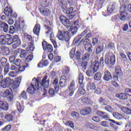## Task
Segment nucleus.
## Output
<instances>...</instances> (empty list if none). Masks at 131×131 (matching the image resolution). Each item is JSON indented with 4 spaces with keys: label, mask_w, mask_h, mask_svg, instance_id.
Listing matches in <instances>:
<instances>
[{
    "label": "nucleus",
    "mask_w": 131,
    "mask_h": 131,
    "mask_svg": "<svg viewBox=\"0 0 131 131\" xmlns=\"http://www.w3.org/2000/svg\"><path fill=\"white\" fill-rule=\"evenodd\" d=\"M75 92V81L72 80L68 87V90L66 91L68 97H72Z\"/></svg>",
    "instance_id": "nucleus-3"
},
{
    "label": "nucleus",
    "mask_w": 131,
    "mask_h": 131,
    "mask_svg": "<svg viewBox=\"0 0 131 131\" xmlns=\"http://www.w3.org/2000/svg\"><path fill=\"white\" fill-rule=\"evenodd\" d=\"M10 67L9 64H7L4 68V75H6V74H8V73L9 72Z\"/></svg>",
    "instance_id": "nucleus-53"
},
{
    "label": "nucleus",
    "mask_w": 131,
    "mask_h": 131,
    "mask_svg": "<svg viewBox=\"0 0 131 131\" xmlns=\"http://www.w3.org/2000/svg\"><path fill=\"white\" fill-rule=\"evenodd\" d=\"M57 37L58 38L59 40H61V41H63V40L69 41V40L70 39L69 32L59 30L57 35Z\"/></svg>",
    "instance_id": "nucleus-2"
},
{
    "label": "nucleus",
    "mask_w": 131,
    "mask_h": 131,
    "mask_svg": "<svg viewBox=\"0 0 131 131\" xmlns=\"http://www.w3.org/2000/svg\"><path fill=\"white\" fill-rule=\"evenodd\" d=\"M14 64L17 66L18 67L22 64V62L21 61V59H17L15 60Z\"/></svg>",
    "instance_id": "nucleus-59"
},
{
    "label": "nucleus",
    "mask_w": 131,
    "mask_h": 131,
    "mask_svg": "<svg viewBox=\"0 0 131 131\" xmlns=\"http://www.w3.org/2000/svg\"><path fill=\"white\" fill-rule=\"evenodd\" d=\"M78 29L77 28V27L72 26V27H71V28H70V31H71L72 34L73 35H74V34H76V33L77 32Z\"/></svg>",
    "instance_id": "nucleus-41"
},
{
    "label": "nucleus",
    "mask_w": 131,
    "mask_h": 131,
    "mask_svg": "<svg viewBox=\"0 0 131 131\" xmlns=\"http://www.w3.org/2000/svg\"><path fill=\"white\" fill-rule=\"evenodd\" d=\"M12 127V126L11 125H7L6 126L4 127L2 129V131H10L11 130V128Z\"/></svg>",
    "instance_id": "nucleus-50"
},
{
    "label": "nucleus",
    "mask_w": 131,
    "mask_h": 131,
    "mask_svg": "<svg viewBox=\"0 0 131 131\" xmlns=\"http://www.w3.org/2000/svg\"><path fill=\"white\" fill-rule=\"evenodd\" d=\"M16 106H17V110L19 112H21V111H23V108H22V106H21L20 102H17Z\"/></svg>",
    "instance_id": "nucleus-51"
},
{
    "label": "nucleus",
    "mask_w": 131,
    "mask_h": 131,
    "mask_svg": "<svg viewBox=\"0 0 131 131\" xmlns=\"http://www.w3.org/2000/svg\"><path fill=\"white\" fill-rule=\"evenodd\" d=\"M98 101L101 105H107V104H108V102L106 101V100L103 99L102 98H100Z\"/></svg>",
    "instance_id": "nucleus-46"
},
{
    "label": "nucleus",
    "mask_w": 131,
    "mask_h": 131,
    "mask_svg": "<svg viewBox=\"0 0 131 131\" xmlns=\"http://www.w3.org/2000/svg\"><path fill=\"white\" fill-rule=\"evenodd\" d=\"M95 72H94V70L92 71V70H88L86 74L89 77H92V76H93L94 74H95Z\"/></svg>",
    "instance_id": "nucleus-43"
},
{
    "label": "nucleus",
    "mask_w": 131,
    "mask_h": 131,
    "mask_svg": "<svg viewBox=\"0 0 131 131\" xmlns=\"http://www.w3.org/2000/svg\"><path fill=\"white\" fill-rule=\"evenodd\" d=\"M33 81L34 84H32L27 90L28 93L31 95H33L35 93V91H37L39 88V82L38 80L33 79Z\"/></svg>",
    "instance_id": "nucleus-1"
},
{
    "label": "nucleus",
    "mask_w": 131,
    "mask_h": 131,
    "mask_svg": "<svg viewBox=\"0 0 131 131\" xmlns=\"http://www.w3.org/2000/svg\"><path fill=\"white\" fill-rule=\"evenodd\" d=\"M14 26L17 30L19 31V30H22L23 28H24V23H21L19 24H16L14 25Z\"/></svg>",
    "instance_id": "nucleus-37"
},
{
    "label": "nucleus",
    "mask_w": 131,
    "mask_h": 131,
    "mask_svg": "<svg viewBox=\"0 0 131 131\" xmlns=\"http://www.w3.org/2000/svg\"><path fill=\"white\" fill-rule=\"evenodd\" d=\"M105 63L106 65H114L115 64V55L113 54L109 59V53H106L105 55Z\"/></svg>",
    "instance_id": "nucleus-6"
},
{
    "label": "nucleus",
    "mask_w": 131,
    "mask_h": 131,
    "mask_svg": "<svg viewBox=\"0 0 131 131\" xmlns=\"http://www.w3.org/2000/svg\"><path fill=\"white\" fill-rule=\"evenodd\" d=\"M14 42H21V40L17 35H14L13 38H12V45Z\"/></svg>",
    "instance_id": "nucleus-40"
},
{
    "label": "nucleus",
    "mask_w": 131,
    "mask_h": 131,
    "mask_svg": "<svg viewBox=\"0 0 131 131\" xmlns=\"http://www.w3.org/2000/svg\"><path fill=\"white\" fill-rule=\"evenodd\" d=\"M39 10L41 14L44 15V16H50V14H51V11H50V10L45 7H41L39 8Z\"/></svg>",
    "instance_id": "nucleus-18"
},
{
    "label": "nucleus",
    "mask_w": 131,
    "mask_h": 131,
    "mask_svg": "<svg viewBox=\"0 0 131 131\" xmlns=\"http://www.w3.org/2000/svg\"><path fill=\"white\" fill-rule=\"evenodd\" d=\"M92 120L95 122H100L101 120L98 116H94L92 118Z\"/></svg>",
    "instance_id": "nucleus-61"
},
{
    "label": "nucleus",
    "mask_w": 131,
    "mask_h": 131,
    "mask_svg": "<svg viewBox=\"0 0 131 131\" xmlns=\"http://www.w3.org/2000/svg\"><path fill=\"white\" fill-rule=\"evenodd\" d=\"M60 21L61 22L64 26H70V23H69V19L66 18L63 15H60L59 17Z\"/></svg>",
    "instance_id": "nucleus-14"
},
{
    "label": "nucleus",
    "mask_w": 131,
    "mask_h": 131,
    "mask_svg": "<svg viewBox=\"0 0 131 131\" xmlns=\"http://www.w3.org/2000/svg\"><path fill=\"white\" fill-rule=\"evenodd\" d=\"M121 110L128 115H130L131 114V109L128 108L127 107H121Z\"/></svg>",
    "instance_id": "nucleus-31"
},
{
    "label": "nucleus",
    "mask_w": 131,
    "mask_h": 131,
    "mask_svg": "<svg viewBox=\"0 0 131 131\" xmlns=\"http://www.w3.org/2000/svg\"><path fill=\"white\" fill-rule=\"evenodd\" d=\"M78 93L79 94V96L83 95L84 94H85V90H84V84H82L80 85Z\"/></svg>",
    "instance_id": "nucleus-26"
},
{
    "label": "nucleus",
    "mask_w": 131,
    "mask_h": 131,
    "mask_svg": "<svg viewBox=\"0 0 131 131\" xmlns=\"http://www.w3.org/2000/svg\"><path fill=\"white\" fill-rule=\"evenodd\" d=\"M17 72L11 71L8 74L9 76L10 77H15L17 75Z\"/></svg>",
    "instance_id": "nucleus-48"
},
{
    "label": "nucleus",
    "mask_w": 131,
    "mask_h": 131,
    "mask_svg": "<svg viewBox=\"0 0 131 131\" xmlns=\"http://www.w3.org/2000/svg\"><path fill=\"white\" fill-rule=\"evenodd\" d=\"M70 69H69V67H65L63 68V70L62 71L63 74H68L69 73Z\"/></svg>",
    "instance_id": "nucleus-52"
},
{
    "label": "nucleus",
    "mask_w": 131,
    "mask_h": 131,
    "mask_svg": "<svg viewBox=\"0 0 131 131\" xmlns=\"http://www.w3.org/2000/svg\"><path fill=\"white\" fill-rule=\"evenodd\" d=\"M42 46L44 51H47L49 53H52L53 52V47L51 44L48 45L47 41H43L42 43Z\"/></svg>",
    "instance_id": "nucleus-10"
},
{
    "label": "nucleus",
    "mask_w": 131,
    "mask_h": 131,
    "mask_svg": "<svg viewBox=\"0 0 131 131\" xmlns=\"http://www.w3.org/2000/svg\"><path fill=\"white\" fill-rule=\"evenodd\" d=\"M99 63L98 61L92 62L91 64V67L93 69L94 72H97L98 69H99Z\"/></svg>",
    "instance_id": "nucleus-27"
},
{
    "label": "nucleus",
    "mask_w": 131,
    "mask_h": 131,
    "mask_svg": "<svg viewBox=\"0 0 131 131\" xmlns=\"http://www.w3.org/2000/svg\"><path fill=\"white\" fill-rule=\"evenodd\" d=\"M71 116L72 117H75L77 119H78L80 117V115H79V114L76 112H72L71 113Z\"/></svg>",
    "instance_id": "nucleus-44"
},
{
    "label": "nucleus",
    "mask_w": 131,
    "mask_h": 131,
    "mask_svg": "<svg viewBox=\"0 0 131 131\" xmlns=\"http://www.w3.org/2000/svg\"><path fill=\"white\" fill-rule=\"evenodd\" d=\"M104 50L103 47L98 46L96 49V54H100Z\"/></svg>",
    "instance_id": "nucleus-56"
},
{
    "label": "nucleus",
    "mask_w": 131,
    "mask_h": 131,
    "mask_svg": "<svg viewBox=\"0 0 131 131\" xmlns=\"http://www.w3.org/2000/svg\"><path fill=\"white\" fill-rule=\"evenodd\" d=\"M116 97L121 100H127V95L125 93L117 94L116 95Z\"/></svg>",
    "instance_id": "nucleus-30"
},
{
    "label": "nucleus",
    "mask_w": 131,
    "mask_h": 131,
    "mask_svg": "<svg viewBox=\"0 0 131 131\" xmlns=\"http://www.w3.org/2000/svg\"><path fill=\"white\" fill-rule=\"evenodd\" d=\"M21 82V78H17L16 80L13 82V84L12 85V88L13 90H16L18 89L20 86V83Z\"/></svg>",
    "instance_id": "nucleus-19"
},
{
    "label": "nucleus",
    "mask_w": 131,
    "mask_h": 131,
    "mask_svg": "<svg viewBox=\"0 0 131 131\" xmlns=\"http://www.w3.org/2000/svg\"><path fill=\"white\" fill-rule=\"evenodd\" d=\"M66 14L69 15L70 14H72L73 13V8L71 7L68 8L66 12Z\"/></svg>",
    "instance_id": "nucleus-58"
},
{
    "label": "nucleus",
    "mask_w": 131,
    "mask_h": 131,
    "mask_svg": "<svg viewBox=\"0 0 131 131\" xmlns=\"http://www.w3.org/2000/svg\"><path fill=\"white\" fill-rule=\"evenodd\" d=\"M116 8V3H111L107 8V12L110 13V14H111L114 10H115V8Z\"/></svg>",
    "instance_id": "nucleus-24"
},
{
    "label": "nucleus",
    "mask_w": 131,
    "mask_h": 131,
    "mask_svg": "<svg viewBox=\"0 0 131 131\" xmlns=\"http://www.w3.org/2000/svg\"><path fill=\"white\" fill-rule=\"evenodd\" d=\"M28 67H29V64L25 62L24 63V66H20L18 67V71L20 72H22L23 71H24L25 70V68H28Z\"/></svg>",
    "instance_id": "nucleus-32"
},
{
    "label": "nucleus",
    "mask_w": 131,
    "mask_h": 131,
    "mask_svg": "<svg viewBox=\"0 0 131 131\" xmlns=\"http://www.w3.org/2000/svg\"><path fill=\"white\" fill-rule=\"evenodd\" d=\"M83 79L84 78L83 77V75L79 74V83L81 85V84H83L82 82H83Z\"/></svg>",
    "instance_id": "nucleus-45"
},
{
    "label": "nucleus",
    "mask_w": 131,
    "mask_h": 131,
    "mask_svg": "<svg viewBox=\"0 0 131 131\" xmlns=\"http://www.w3.org/2000/svg\"><path fill=\"white\" fill-rule=\"evenodd\" d=\"M94 92L96 94L99 95L100 94H101V93H102V89H101V88H100L99 87H97L95 89Z\"/></svg>",
    "instance_id": "nucleus-64"
},
{
    "label": "nucleus",
    "mask_w": 131,
    "mask_h": 131,
    "mask_svg": "<svg viewBox=\"0 0 131 131\" xmlns=\"http://www.w3.org/2000/svg\"><path fill=\"white\" fill-rule=\"evenodd\" d=\"M41 86L47 88L50 85V79H48V76H45L40 83Z\"/></svg>",
    "instance_id": "nucleus-11"
},
{
    "label": "nucleus",
    "mask_w": 131,
    "mask_h": 131,
    "mask_svg": "<svg viewBox=\"0 0 131 131\" xmlns=\"http://www.w3.org/2000/svg\"><path fill=\"white\" fill-rule=\"evenodd\" d=\"M127 16V13H126V6L125 4H122L120 8V19L122 20H125Z\"/></svg>",
    "instance_id": "nucleus-8"
},
{
    "label": "nucleus",
    "mask_w": 131,
    "mask_h": 131,
    "mask_svg": "<svg viewBox=\"0 0 131 131\" xmlns=\"http://www.w3.org/2000/svg\"><path fill=\"white\" fill-rule=\"evenodd\" d=\"M28 52H29V50L28 49H26L25 50L20 49V58H21V59H24L27 55V54H28Z\"/></svg>",
    "instance_id": "nucleus-25"
},
{
    "label": "nucleus",
    "mask_w": 131,
    "mask_h": 131,
    "mask_svg": "<svg viewBox=\"0 0 131 131\" xmlns=\"http://www.w3.org/2000/svg\"><path fill=\"white\" fill-rule=\"evenodd\" d=\"M5 39L7 42V45L8 46H11L12 45V35L10 34H7L6 35H3Z\"/></svg>",
    "instance_id": "nucleus-22"
},
{
    "label": "nucleus",
    "mask_w": 131,
    "mask_h": 131,
    "mask_svg": "<svg viewBox=\"0 0 131 131\" xmlns=\"http://www.w3.org/2000/svg\"><path fill=\"white\" fill-rule=\"evenodd\" d=\"M112 79V75H111V73H110V72L106 71L104 72V75L103 76V79L104 80H105V81H109L110 79Z\"/></svg>",
    "instance_id": "nucleus-20"
},
{
    "label": "nucleus",
    "mask_w": 131,
    "mask_h": 131,
    "mask_svg": "<svg viewBox=\"0 0 131 131\" xmlns=\"http://www.w3.org/2000/svg\"><path fill=\"white\" fill-rule=\"evenodd\" d=\"M101 78H102V74L101 73H96L94 76V79L95 80H97V81L101 80Z\"/></svg>",
    "instance_id": "nucleus-38"
},
{
    "label": "nucleus",
    "mask_w": 131,
    "mask_h": 131,
    "mask_svg": "<svg viewBox=\"0 0 131 131\" xmlns=\"http://www.w3.org/2000/svg\"><path fill=\"white\" fill-rule=\"evenodd\" d=\"M91 112H92V109L89 107H86L81 110L80 114H81V115H87V114H90Z\"/></svg>",
    "instance_id": "nucleus-21"
},
{
    "label": "nucleus",
    "mask_w": 131,
    "mask_h": 131,
    "mask_svg": "<svg viewBox=\"0 0 131 131\" xmlns=\"http://www.w3.org/2000/svg\"><path fill=\"white\" fill-rule=\"evenodd\" d=\"M76 49H72L70 52V57L73 60H79L80 59V52L77 51L75 53Z\"/></svg>",
    "instance_id": "nucleus-7"
},
{
    "label": "nucleus",
    "mask_w": 131,
    "mask_h": 131,
    "mask_svg": "<svg viewBox=\"0 0 131 131\" xmlns=\"http://www.w3.org/2000/svg\"><path fill=\"white\" fill-rule=\"evenodd\" d=\"M59 85L61 88L67 86V78L66 76H62L59 80Z\"/></svg>",
    "instance_id": "nucleus-15"
},
{
    "label": "nucleus",
    "mask_w": 131,
    "mask_h": 131,
    "mask_svg": "<svg viewBox=\"0 0 131 131\" xmlns=\"http://www.w3.org/2000/svg\"><path fill=\"white\" fill-rule=\"evenodd\" d=\"M80 100H81L82 103H83L84 104H92V101L88 98L81 97Z\"/></svg>",
    "instance_id": "nucleus-33"
},
{
    "label": "nucleus",
    "mask_w": 131,
    "mask_h": 131,
    "mask_svg": "<svg viewBox=\"0 0 131 131\" xmlns=\"http://www.w3.org/2000/svg\"><path fill=\"white\" fill-rule=\"evenodd\" d=\"M1 95L3 98H7V97H8L9 101H12V99H13V95H12L11 91L9 90H6L4 92L2 93Z\"/></svg>",
    "instance_id": "nucleus-16"
},
{
    "label": "nucleus",
    "mask_w": 131,
    "mask_h": 131,
    "mask_svg": "<svg viewBox=\"0 0 131 131\" xmlns=\"http://www.w3.org/2000/svg\"><path fill=\"white\" fill-rule=\"evenodd\" d=\"M12 45V48L13 49H17V48H18V47H20V45H21V42H14Z\"/></svg>",
    "instance_id": "nucleus-63"
},
{
    "label": "nucleus",
    "mask_w": 131,
    "mask_h": 131,
    "mask_svg": "<svg viewBox=\"0 0 131 131\" xmlns=\"http://www.w3.org/2000/svg\"><path fill=\"white\" fill-rule=\"evenodd\" d=\"M5 83L8 85H10L11 84V82H12V80H11V78H6V79L4 80Z\"/></svg>",
    "instance_id": "nucleus-62"
},
{
    "label": "nucleus",
    "mask_w": 131,
    "mask_h": 131,
    "mask_svg": "<svg viewBox=\"0 0 131 131\" xmlns=\"http://www.w3.org/2000/svg\"><path fill=\"white\" fill-rule=\"evenodd\" d=\"M52 26H53V25L51 24V21L49 20H46V24L45 25V27H46V29L49 28V30L46 31V34L47 36L49 35V34H50V40L52 39V38H54V33L52 32L53 29H52Z\"/></svg>",
    "instance_id": "nucleus-5"
},
{
    "label": "nucleus",
    "mask_w": 131,
    "mask_h": 131,
    "mask_svg": "<svg viewBox=\"0 0 131 131\" xmlns=\"http://www.w3.org/2000/svg\"><path fill=\"white\" fill-rule=\"evenodd\" d=\"M115 73L117 76H114V78L115 80H117L118 79V77L121 76L122 75V72H121V69L120 67L117 66L115 68Z\"/></svg>",
    "instance_id": "nucleus-17"
},
{
    "label": "nucleus",
    "mask_w": 131,
    "mask_h": 131,
    "mask_svg": "<svg viewBox=\"0 0 131 131\" xmlns=\"http://www.w3.org/2000/svg\"><path fill=\"white\" fill-rule=\"evenodd\" d=\"M59 80L58 79H55L54 81L52 82L53 85H54V89L56 93L59 92Z\"/></svg>",
    "instance_id": "nucleus-29"
},
{
    "label": "nucleus",
    "mask_w": 131,
    "mask_h": 131,
    "mask_svg": "<svg viewBox=\"0 0 131 131\" xmlns=\"http://www.w3.org/2000/svg\"><path fill=\"white\" fill-rule=\"evenodd\" d=\"M7 43L8 44V42H7V40L5 39L4 35L0 36V45L1 46H5Z\"/></svg>",
    "instance_id": "nucleus-39"
},
{
    "label": "nucleus",
    "mask_w": 131,
    "mask_h": 131,
    "mask_svg": "<svg viewBox=\"0 0 131 131\" xmlns=\"http://www.w3.org/2000/svg\"><path fill=\"white\" fill-rule=\"evenodd\" d=\"M97 114L105 119H108L110 118L109 115L106 114L105 112L99 111L97 112Z\"/></svg>",
    "instance_id": "nucleus-34"
},
{
    "label": "nucleus",
    "mask_w": 131,
    "mask_h": 131,
    "mask_svg": "<svg viewBox=\"0 0 131 131\" xmlns=\"http://www.w3.org/2000/svg\"><path fill=\"white\" fill-rule=\"evenodd\" d=\"M81 42H83V45L84 46L86 51H88V53H92L93 52L92 43L90 42V40L89 39H82L80 42V43H81Z\"/></svg>",
    "instance_id": "nucleus-4"
},
{
    "label": "nucleus",
    "mask_w": 131,
    "mask_h": 131,
    "mask_svg": "<svg viewBox=\"0 0 131 131\" xmlns=\"http://www.w3.org/2000/svg\"><path fill=\"white\" fill-rule=\"evenodd\" d=\"M87 91H94L96 89V84L92 82V79H89L88 83L86 85Z\"/></svg>",
    "instance_id": "nucleus-13"
},
{
    "label": "nucleus",
    "mask_w": 131,
    "mask_h": 131,
    "mask_svg": "<svg viewBox=\"0 0 131 131\" xmlns=\"http://www.w3.org/2000/svg\"><path fill=\"white\" fill-rule=\"evenodd\" d=\"M66 125H68L69 126H70L72 128H74V125L73 124V122L71 121H68L66 123Z\"/></svg>",
    "instance_id": "nucleus-49"
},
{
    "label": "nucleus",
    "mask_w": 131,
    "mask_h": 131,
    "mask_svg": "<svg viewBox=\"0 0 131 131\" xmlns=\"http://www.w3.org/2000/svg\"><path fill=\"white\" fill-rule=\"evenodd\" d=\"M2 109L6 111L9 109V104L7 102L0 101V110H2ZM0 117H4V115L2 114V113H0Z\"/></svg>",
    "instance_id": "nucleus-12"
},
{
    "label": "nucleus",
    "mask_w": 131,
    "mask_h": 131,
    "mask_svg": "<svg viewBox=\"0 0 131 131\" xmlns=\"http://www.w3.org/2000/svg\"><path fill=\"white\" fill-rule=\"evenodd\" d=\"M32 60H33V55H29L26 58V61L28 63H29V62H31Z\"/></svg>",
    "instance_id": "nucleus-47"
},
{
    "label": "nucleus",
    "mask_w": 131,
    "mask_h": 131,
    "mask_svg": "<svg viewBox=\"0 0 131 131\" xmlns=\"http://www.w3.org/2000/svg\"><path fill=\"white\" fill-rule=\"evenodd\" d=\"M58 92H56V91H55V90L53 88L50 89L49 91V94L51 96H54V95H55Z\"/></svg>",
    "instance_id": "nucleus-54"
},
{
    "label": "nucleus",
    "mask_w": 131,
    "mask_h": 131,
    "mask_svg": "<svg viewBox=\"0 0 131 131\" xmlns=\"http://www.w3.org/2000/svg\"><path fill=\"white\" fill-rule=\"evenodd\" d=\"M4 14L7 16L11 17V18H17V13H13V9L11 7L9 8L7 6L4 9Z\"/></svg>",
    "instance_id": "nucleus-9"
},
{
    "label": "nucleus",
    "mask_w": 131,
    "mask_h": 131,
    "mask_svg": "<svg viewBox=\"0 0 131 131\" xmlns=\"http://www.w3.org/2000/svg\"><path fill=\"white\" fill-rule=\"evenodd\" d=\"M90 55L89 53H85L83 55L82 59L83 60H89L90 59Z\"/></svg>",
    "instance_id": "nucleus-60"
},
{
    "label": "nucleus",
    "mask_w": 131,
    "mask_h": 131,
    "mask_svg": "<svg viewBox=\"0 0 131 131\" xmlns=\"http://www.w3.org/2000/svg\"><path fill=\"white\" fill-rule=\"evenodd\" d=\"M61 6L63 10H66L67 9V0H62Z\"/></svg>",
    "instance_id": "nucleus-42"
},
{
    "label": "nucleus",
    "mask_w": 131,
    "mask_h": 131,
    "mask_svg": "<svg viewBox=\"0 0 131 131\" xmlns=\"http://www.w3.org/2000/svg\"><path fill=\"white\" fill-rule=\"evenodd\" d=\"M13 118H14V117H13V115H12V114H7L4 117V119H5V120H7L8 122H10V121H12Z\"/></svg>",
    "instance_id": "nucleus-35"
},
{
    "label": "nucleus",
    "mask_w": 131,
    "mask_h": 131,
    "mask_svg": "<svg viewBox=\"0 0 131 131\" xmlns=\"http://www.w3.org/2000/svg\"><path fill=\"white\" fill-rule=\"evenodd\" d=\"M27 49L29 50V51L30 50L31 52H33V51H34V45H33V43H30V48H27Z\"/></svg>",
    "instance_id": "nucleus-57"
},
{
    "label": "nucleus",
    "mask_w": 131,
    "mask_h": 131,
    "mask_svg": "<svg viewBox=\"0 0 131 131\" xmlns=\"http://www.w3.org/2000/svg\"><path fill=\"white\" fill-rule=\"evenodd\" d=\"M113 115L115 118H116L117 119H123V118H124V116L118 113L114 112L113 114Z\"/></svg>",
    "instance_id": "nucleus-36"
},
{
    "label": "nucleus",
    "mask_w": 131,
    "mask_h": 131,
    "mask_svg": "<svg viewBox=\"0 0 131 131\" xmlns=\"http://www.w3.org/2000/svg\"><path fill=\"white\" fill-rule=\"evenodd\" d=\"M39 31H40V25L36 24L33 29V32L36 35H39Z\"/></svg>",
    "instance_id": "nucleus-28"
},
{
    "label": "nucleus",
    "mask_w": 131,
    "mask_h": 131,
    "mask_svg": "<svg viewBox=\"0 0 131 131\" xmlns=\"http://www.w3.org/2000/svg\"><path fill=\"white\" fill-rule=\"evenodd\" d=\"M1 52L4 55H9L10 49L6 46H2L1 47Z\"/></svg>",
    "instance_id": "nucleus-23"
},
{
    "label": "nucleus",
    "mask_w": 131,
    "mask_h": 131,
    "mask_svg": "<svg viewBox=\"0 0 131 131\" xmlns=\"http://www.w3.org/2000/svg\"><path fill=\"white\" fill-rule=\"evenodd\" d=\"M20 97L24 99V100H26L27 99V95L26 94V92L23 91L20 95Z\"/></svg>",
    "instance_id": "nucleus-55"
}]
</instances>
